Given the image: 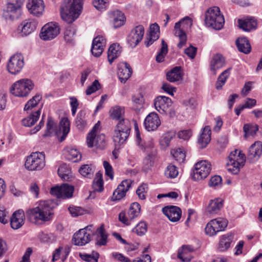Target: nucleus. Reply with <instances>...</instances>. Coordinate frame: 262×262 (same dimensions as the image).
Returning a JSON list of instances; mask_svg holds the SVG:
<instances>
[{"mask_svg": "<svg viewBox=\"0 0 262 262\" xmlns=\"http://www.w3.org/2000/svg\"><path fill=\"white\" fill-rule=\"evenodd\" d=\"M74 187L67 184H63L60 186H56L51 189L50 193L56 196L55 200H48L40 201L38 205L26 211V216L33 223H37L38 221H48L53 214L52 210L58 205V199H65L73 196Z\"/></svg>", "mask_w": 262, "mask_h": 262, "instance_id": "f257e3e1", "label": "nucleus"}, {"mask_svg": "<svg viewBox=\"0 0 262 262\" xmlns=\"http://www.w3.org/2000/svg\"><path fill=\"white\" fill-rule=\"evenodd\" d=\"M81 10V0H64L60 9L61 18L71 24L79 17Z\"/></svg>", "mask_w": 262, "mask_h": 262, "instance_id": "f03ea898", "label": "nucleus"}, {"mask_svg": "<svg viewBox=\"0 0 262 262\" xmlns=\"http://www.w3.org/2000/svg\"><path fill=\"white\" fill-rule=\"evenodd\" d=\"M131 124L127 119H122L117 124L113 135L115 148H119L127 140L131 129Z\"/></svg>", "mask_w": 262, "mask_h": 262, "instance_id": "7ed1b4c3", "label": "nucleus"}, {"mask_svg": "<svg viewBox=\"0 0 262 262\" xmlns=\"http://www.w3.org/2000/svg\"><path fill=\"white\" fill-rule=\"evenodd\" d=\"M205 23L207 27L215 30H220L223 28L225 23L224 17L221 14L218 7H210L206 11Z\"/></svg>", "mask_w": 262, "mask_h": 262, "instance_id": "20e7f679", "label": "nucleus"}, {"mask_svg": "<svg viewBox=\"0 0 262 262\" xmlns=\"http://www.w3.org/2000/svg\"><path fill=\"white\" fill-rule=\"evenodd\" d=\"M70 121L67 118H63L59 123V130L56 129V124L51 117H48V122L47 124V129L44 136H51L53 134H55L58 136L60 133H62V135L60 138V141H63L68 133H69L70 128Z\"/></svg>", "mask_w": 262, "mask_h": 262, "instance_id": "39448f33", "label": "nucleus"}, {"mask_svg": "<svg viewBox=\"0 0 262 262\" xmlns=\"http://www.w3.org/2000/svg\"><path fill=\"white\" fill-rule=\"evenodd\" d=\"M192 25V20L188 16H186L176 23L174 27V35L179 39V42L177 45L178 48L181 49L185 45L187 41V35L185 31L190 29Z\"/></svg>", "mask_w": 262, "mask_h": 262, "instance_id": "423d86ee", "label": "nucleus"}, {"mask_svg": "<svg viewBox=\"0 0 262 262\" xmlns=\"http://www.w3.org/2000/svg\"><path fill=\"white\" fill-rule=\"evenodd\" d=\"M34 84L30 79L24 78L14 83L10 88L11 93L19 97H27L34 89Z\"/></svg>", "mask_w": 262, "mask_h": 262, "instance_id": "0eeeda50", "label": "nucleus"}, {"mask_svg": "<svg viewBox=\"0 0 262 262\" xmlns=\"http://www.w3.org/2000/svg\"><path fill=\"white\" fill-rule=\"evenodd\" d=\"M246 161V157L241 151L235 149L229 156V160L227 163V169L233 174H237L242 167Z\"/></svg>", "mask_w": 262, "mask_h": 262, "instance_id": "6e6552de", "label": "nucleus"}, {"mask_svg": "<svg viewBox=\"0 0 262 262\" xmlns=\"http://www.w3.org/2000/svg\"><path fill=\"white\" fill-rule=\"evenodd\" d=\"M45 155L42 152H35L28 156L25 166L29 170H39L45 166Z\"/></svg>", "mask_w": 262, "mask_h": 262, "instance_id": "1a4fd4ad", "label": "nucleus"}, {"mask_svg": "<svg viewBox=\"0 0 262 262\" xmlns=\"http://www.w3.org/2000/svg\"><path fill=\"white\" fill-rule=\"evenodd\" d=\"M140 209V205L138 203H132L127 213L124 211L120 213L119 215V221L126 225H130L133 220L139 215Z\"/></svg>", "mask_w": 262, "mask_h": 262, "instance_id": "9d476101", "label": "nucleus"}, {"mask_svg": "<svg viewBox=\"0 0 262 262\" xmlns=\"http://www.w3.org/2000/svg\"><path fill=\"white\" fill-rule=\"evenodd\" d=\"M211 170V165L207 161L198 162L195 165L192 178L195 181L202 180L207 177Z\"/></svg>", "mask_w": 262, "mask_h": 262, "instance_id": "9b49d317", "label": "nucleus"}, {"mask_svg": "<svg viewBox=\"0 0 262 262\" xmlns=\"http://www.w3.org/2000/svg\"><path fill=\"white\" fill-rule=\"evenodd\" d=\"M60 28L58 23L50 22L45 25L40 32V37L43 40L55 38L60 33Z\"/></svg>", "mask_w": 262, "mask_h": 262, "instance_id": "f8f14e48", "label": "nucleus"}, {"mask_svg": "<svg viewBox=\"0 0 262 262\" xmlns=\"http://www.w3.org/2000/svg\"><path fill=\"white\" fill-rule=\"evenodd\" d=\"M25 64L24 57L21 54L17 53L12 55L8 60L7 68L8 72L13 75L19 73Z\"/></svg>", "mask_w": 262, "mask_h": 262, "instance_id": "ddd939ff", "label": "nucleus"}, {"mask_svg": "<svg viewBox=\"0 0 262 262\" xmlns=\"http://www.w3.org/2000/svg\"><path fill=\"white\" fill-rule=\"evenodd\" d=\"M92 227V226H87L74 233L72 238L74 244L81 246L89 243L91 239V234L93 233L91 229Z\"/></svg>", "mask_w": 262, "mask_h": 262, "instance_id": "4468645a", "label": "nucleus"}, {"mask_svg": "<svg viewBox=\"0 0 262 262\" xmlns=\"http://www.w3.org/2000/svg\"><path fill=\"white\" fill-rule=\"evenodd\" d=\"M144 28L142 25L136 26L131 30L127 38L128 43L132 48L136 47L143 39Z\"/></svg>", "mask_w": 262, "mask_h": 262, "instance_id": "2eb2a0df", "label": "nucleus"}, {"mask_svg": "<svg viewBox=\"0 0 262 262\" xmlns=\"http://www.w3.org/2000/svg\"><path fill=\"white\" fill-rule=\"evenodd\" d=\"M133 181L130 179L124 180L118 185L114 191L112 200L119 201L125 196L126 192L131 187Z\"/></svg>", "mask_w": 262, "mask_h": 262, "instance_id": "dca6fc26", "label": "nucleus"}, {"mask_svg": "<svg viewBox=\"0 0 262 262\" xmlns=\"http://www.w3.org/2000/svg\"><path fill=\"white\" fill-rule=\"evenodd\" d=\"M87 144L89 147L95 146L97 148L103 149L105 146V135L89 134L87 136Z\"/></svg>", "mask_w": 262, "mask_h": 262, "instance_id": "f3484780", "label": "nucleus"}, {"mask_svg": "<svg viewBox=\"0 0 262 262\" xmlns=\"http://www.w3.org/2000/svg\"><path fill=\"white\" fill-rule=\"evenodd\" d=\"M171 104L170 98L163 96H158L155 99L154 102L155 108L161 114L167 113Z\"/></svg>", "mask_w": 262, "mask_h": 262, "instance_id": "a211bd4d", "label": "nucleus"}, {"mask_svg": "<svg viewBox=\"0 0 262 262\" xmlns=\"http://www.w3.org/2000/svg\"><path fill=\"white\" fill-rule=\"evenodd\" d=\"M144 124L148 131H154L160 125L161 121L157 113L151 112L145 118Z\"/></svg>", "mask_w": 262, "mask_h": 262, "instance_id": "6ab92c4d", "label": "nucleus"}, {"mask_svg": "<svg viewBox=\"0 0 262 262\" xmlns=\"http://www.w3.org/2000/svg\"><path fill=\"white\" fill-rule=\"evenodd\" d=\"M27 7L30 13L39 16L42 14L45 5L42 0H28Z\"/></svg>", "mask_w": 262, "mask_h": 262, "instance_id": "aec40b11", "label": "nucleus"}, {"mask_svg": "<svg viewBox=\"0 0 262 262\" xmlns=\"http://www.w3.org/2000/svg\"><path fill=\"white\" fill-rule=\"evenodd\" d=\"M106 40L102 36H98L94 38L91 52L95 57L100 56L103 51V48L105 46Z\"/></svg>", "mask_w": 262, "mask_h": 262, "instance_id": "412c9836", "label": "nucleus"}, {"mask_svg": "<svg viewBox=\"0 0 262 262\" xmlns=\"http://www.w3.org/2000/svg\"><path fill=\"white\" fill-rule=\"evenodd\" d=\"M162 211L171 222H177L181 217V210L178 207L174 206H166L163 208Z\"/></svg>", "mask_w": 262, "mask_h": 262, "instance_id": "4be33fe9", "label": "nucleus"}, {"mask_svg": "<svg viewBox=\"0 0 262 262\" xmlns=\"http://www.w3.org/2000/svg\"><path fill=\"white\" fill-rule=\"evenodd\" d=\"M20 8L21 6L8 2L4 15L6 19H17L21 14Z\"/></svg>", "mask_w": 262, "mask_h": 262, "instance_id": "5701e85b", "label": "nucleus"}, {"mask_svg": "<svg viewBox=\"0 0 262 262\" xmlns=\"http://www.w3.org/2000/svg\"><path fill=\"white\" fill-rule=\"evenodd\" d=\"M262 152V143L260 141L255 142L250 147L247 155L248 159L251 162L257 160Z\"/></svg>", "mask_w": 262, "mask_h": 262, "instance_id": "b1692460", "label": "nucleus"}, {"mask_svg": "<svg viewBox=\"0 0 262 262\" xmlns=\"http://www.w3.org/2000/svg\"><path fill=\"white\" fill-rule=\"evenodd\" d=\"M132 70L130 65L126 62L120 64L118 68V75L121 82L125 83L130 77Z\"/></svg>", "mask_w": 262, "mask_h": 262, "instance_id": "393cba45", "label": "nucleus"}, {"mask_svg": "<svg viewBox=\"0 0 262 262\" xmlns=\"http://www.w3.org/2000/svg\"><path fill=\"white\" fill-rule=\"evenodd\" d=\"M37 21L34 19H28L23 21L19 28H21V32L23 35L27 36L35 31L37 27Z\"/></svg>", "mask_w": 262, "mask_h": 262, "instance_id": "a878e982", "label": "nucleus"}, {"mask_svg": "<svg viewBox=\"0 0 262 262\" xmlns=\"http://www.w3.org/2000/svg\"><path fill=\"white\" fill-rule=\"evenodd\" d=\"M24 222L25 215L24 211L18 210L14 212L11 217V226L14 229H18L24 225Z\"/></svg>", "mask_w": 262, "mask_h": 262, "instance_id": "bb28decb", "label": "nucleus"}, {"mask_svg": "<svg viewBox=\"0 0 262 262\" xmlns=\"http://www.w3.org/2000/svg\"><path fill=\"white\" fill-rule=\"evenodd\" d=\"M149 35L145 41L147 47L152 45L153 42L159 38L160 27L156 23L151 24L150 26Z\"/></svg>", "mask_w": 262, "mask_h": 262, "instance_id": "cd10ccee", "label": "nucleus"}, {"mask_svg": "<svg viewBox=\"0 0 262 262\" xmlns=\"http://www.w3.org/2000/svg\"><path fill=\"white\" fill-rule=\"evenodd\" d=\"M234 237L232 233H228L221 236L218 249L221 252L227 251L230 247Z\"/></svg>", "mask_w": 262, "mask_h": 262, "instance_id": "c85d7f7f", "label": "nucleus"}, {"mask_svg": "<svg viewBox=\"0 0 262 262\" xmlns=\"http://www.w3.org/2000/svg\"><path fill=\"white\" fill-rule=\"evenodd\" d=\"M238 22L239 27L245 31L249 32L255 29L257 26L256 20L252 17H247L244 19H239Z\"/></svg>", "mask_w": 262, "mask_h": 262, "instance_id": "c756f323", "label": "nucleus"}, {"mask_svg": "<svg viewBox=\"0 0 262 262\" xmlns=\"http://www.w3.org/2000/svg\"><path fill=\"white\" fill-rule=\"evenodd\" d=\"M225 63L224 57L221 54L214 55L210 62V70L214 75H216V71L222 68Z\"/></svg>", "mask_w": 262, "mask_h": 262, "instance_id": "7c9ffc66", "label": "nucleus"}, {"mask_svg": "<svg viewBox=\"0 0 262 262\" xmlns=\"http://www.w3.org/2000/svg\"><path fill=\"white\" fill-rule=\"evenodd\" d=\"M194 251L193 248L190 245H183L179 250L178 257L184 262H189L192 257L188 254Z\"/></svg>", "mask_w": 262, "mask_h": 262, "instance_id": "2f4dec72", "label": "nucleus"}, {"mask_svg": "<svg viewBox=\"0 0 262 262\" xmlns=\"http://www.w3.org/2000/svg\"><path fill=\"white\" fill-rule=\"evenodd\" d=\"M211 129L209 126H206L198 139V143L201 148L205 147L211 140Z\"/></svg>", "mask_w": 262, "mask_h": 262, "instance_id": "473e14b6", "label": "nucleus"}, {"mask_svg": "<svg viewBox=\"0 0 262 262\" xmlns=\"http://www.w3.org/2000/svg\"><path fill=\"white\" fill-rule=\"evenodd\" d=\"M223 200L221 198H216L210 201L207 207V212L209 214H216L223 207Z\"/></svg>", "mask_w": 262, "mask_h": 262, "instance_id": "72a5a7b5", "label": "nucleus"}, {"mask_svg": "<svg viewBox=\"0 0 262 262\" xmlns=\"http://www.w3.org/2000/svg\"><path fill=\"white\" fill-rule=\"evenodd\" d=\"M95 234L96 235V245L99 246L106 245L107 242V234L104 230L103 225H102L97 229Z\"/></svg>", "mask_w": 262, "mask_h": 262, "instance_id": "f704fd0d", "label": "nucleus"}, {"mask_svg": "<svg viewBox=\"0 0 262 262\" xmlns=\"http://www.w3.org/2000/svg\"><path fill=\"white\" fill-rule=\"evenodd\" d=\"M111 17L113 19L115 28H119L123 25L125 20L124 14L119 10H115L111 13Z\"/></svg>", "mask_w": 262, "mask_h": 262, "instance_id": "c9c22d12", "label": "nucleus"}, {"mask_svg": "<svg viewBox=\"0 0 262 262\" xmlns=\"http://www.w3.org/2000/svg\"><path fill=\"white\" fill-rule=\"evenodd\" d=\"M155 152L151 151L146 156L143 161L142 170L145 172H148L151 170L155 163Z\"/></svg>", "mask_w": 262, "mask_h": 262, "instance_id": "e433bc0d", "label": "nucleus"}, {"mask_svg": "<svg viewBox=\"0 0 262 262\" xmlns=\"http://www.w3.org/2000/svg\"><path fill=\"white\" fill-rule=\"evenodd\" d=\"M121 52V47L119 44L113 43L110 47L107 52V58L110 64L120 55Z\"/></svg>", "mask_w": 262, "mask_h": 262, "instance_id": "4c0bfd02", "label": "nucleus"}, {"mask_svg": "<svg viewBox=\"0 0 262 262\" xmlns=\"http://www.w3.org/2000/svg\"><path fill=\"white\" fill-rule=\"evenodd\" d=\"M236 45L241 52L248 54L251 51V46L246 37L238 38L236 41Z\"/></svg>", "mask_w": 262, "mask_h": 262, "instance_id": "58836bf2", "label": "nucleus"}, {"mask_svg": "<svg viewBox=\"0 0 262 262\" xmlns=\"http://www.w3.org/2000/svg\"><path fill=\"white\" fill-rule=\"evenodd\" d=\"M181 70V68L180 67L173 68L167 73V79L171 82H174L182 79V75Z\"/></svg>", "mask_w": 262, "mask_h": 262, "instance_id": "ea45409f", "label": "nucleus"}, {"mask_svg": "<svg viewBox=\"0 0 262 262\" xmlns=\"http://www.w3.org/2000/svg\"><path fill=\"white\" fill-rule=\"evenodd\" d=\"M136 130V141L138 145L143 150H147L151 149L154 147V143L151 140H147L146 141H142L139 132L137 128Z\"/></svg>", "mask_w": 262, "mask_h": 262, "instance_id": "a19ab883", "label": "nucleus"}, {"mask_svg": "<svg viewBox=\"0 0 262 262\" xmlns=\"http://www.w3.org/2000/svg\"><path fill=\"white\" fill-rule=\"evenodd\" d=\"M40 115V109L33 113L28 117L23 119L21 121L22 124L26 127H30L33 125L38 120Z\"/></svg>", "mask_w": 262, "mask_h": 262, "instance_id": "79ce46f5", "label": "nucleus"}, {"mask_svg": "<svg viewBox=\"0 0 262 262\" xmlns=\"http://www.w3.org/2000/svg\"><path fill=\"white\" fill-rule=\"evenodd\" d=\"M75 124L79 130H82L86 126L87 121L85 111H81L78 113L75 120Z\"/></svg>", "mask_w": 262, "mask_h": 262, "instance_id": "37998d69", "label": "nucleus"}, {"mask_svg": "<svg viewBox=\"0 0 262 262\" xmlns=\"http://www.w3.org/2000/svg\"><path fill=\"white\" fill-rule=\"evenodd\" d=\"M211 224L216 230L217 233L219 231L224 230L228 225V221L227 220L223 218H217L212 220L211 221Z\"/></svg>", "mask_w": 262, "mask_h": 262, "instance_id": "c03bdc74", "label": "nucleus"}, {"mask_svg": "<svg viewBox=\"0 0 262 262\" xmlns=\"http://www.w3.org/2000/svg\"><path fill=\"white\" fill-rule=\"evenodd\" d=\"M76 31L75 27L73 25H69L66 27L64 33V38L67 42L71 43L73 41Z\"/></svg>", "mask_w": 262, "mask_h": 262, "instance_id": "a18cd8bd", "label": "nucleus"}, {"mask_svg": "<svg viewBox=\"0 0 262 262\" xmlns=\"http://www.w3.org/2000/svg\"><path fill=\"white\" fill-rule=\"evenodd\" d=\"M41 99L42 96L41 95L38 94H36L27 102L24 107V110L26 111L31 110L38 104Z\"/></svg>", "mask_w": 262, "mask_h": 262, "instance_id": "49530a36", "label": "nucleus"}, {"mask_svg": "<svg viewBox=\"0 0 262 262\" xmlns=\"http://www.w3.org/2000/svg\"><path fill=\"white\" fill-rule=\"evenodd\" d=\"M96 176V177L93 181V188L95 191L101 192L103 190V181L102 174L98 172Z\"/></svg>", "mask_w": 262, "mask_h": 262, "instance_id": "de8ad7c7", "label": "nucleus"}, {"mask_svg": "<svg viewBox=\"0 0 262 262\" xmlns=\"http://www.w3.org/2000/svg\"><path fill=\"white\" fill-rule=\"evenodd\" d=\"M231 68H228V69L223 71L221 74L219 76L217 81L216 83V88L217 90H220L222 88V86L225 83L227 79L229 76L230 75V71L231 70Z\"/></svg>", "mask_w": 262, "mask_h": 262, "instance_id": "09e8293b", "label": "nucleus"}, {"mask_svg": "<svg viewBox=\"0 0 262 262\" xmlns=\"http://www.w3.org/2000/svg\"><path fill=\"white\" fill-rule=\"evenodd\" d=\"M111 116L114 119L118 120L119 121L122 119H125L123 117L124 113V109L119 106H116L110 110Z\"/></svg>", "mask_w": 262, "mask_h": 262, "instance_id": "8fccbe9b", "label": "nucleus"}, {"mask_svg": "<svg viewBox=\"0 0 262 262\" xmlns=\"http://www.w3.org/2000/svg\"><path fill=\"white\" fill-rule=\"evenodd\" d=\"M171 154L178 162L182 163L184 161L186 155L183 148H179L173 149L171 151Z\"/></svg>", "mask_w": 262, "mask_h": 262, "instance_id": "3c124183", "label": "nucleus"}, {"mask_svg": "<svg viewBox=\"0 0 262 262\" xmlns=\"http://www.w3.org/2000/svg\"><path fill=\"white\" fill-rule=\"evenodd\" d=\"M168 52V46L166 42L162 40V47L159 52L156 56V61L158 62H161L164 61V57Z\"/></svg>", "mask_w": 262, "mask_h": 262, "instance_id": "603ef678", "label": "nucleus"}, {"mask_svg": "<svg viewBox=\"0 0 262 262\" xmlns=\"http://www.w3.org/2000/svg\"><path fill=\"white\" fill-rule=\"evenodd\" d=\"M133 108L137 112L139 111L143 107L144 103L143 96L140 95L134 96L133 97Z\"/></svg>", "mask_w": 262, "mask_h": 262, "instance_id": "864d4df0", "label": "nucleus"}, {"mask_svg": "<svg viewBox=\"0 0 262 262\" xmlns=\"http://www.w3.org/2000/svg\"><path fill=\"white\" fill-rule=\"evenodd\" d=\"M79 173L84 177L91 178L93 177L94 170L91 165H83L79 169Z\"/></svg>", "mask_w": 262, "mask_h": 262, "instance_id": "5fc2aeb1", "label": "nucleus"}, {"mask_svg": "<svg viewBox=\"0 0 262 262\" xmlns=\"http://www.w3.org/2000/svg\"><path fill=\"white\" fill-rule=\"evenodd\" d=\"M58 174L63 180L68 181L70 178V170L66 164H63L58 168Z\"/></svg>", "mask_w": 262, "mask_h": 262, "instance_id": "6e6d98bb", "label": "nucleus"}, {"mask_svg": "<svg viewBox=\"0 0 262 262\" xmlns=\"http://www.w3.org/2000/svg\"><path fill=\"white\" fill-rule=\"evenodd\" d=\"M147 226L145 222H140L133 229V232L136 233L139 236L143 235L147 232Z\"/></svg>", "mask_w": 262, "mask_h": 262, "instance_id": "4d7b16f0", "label": "nucleus"}, {"mask_svg": "<svg viewBox=\"0 0 262 262\" xmlns=\"http://www.w3.org/2000/svg\"><path fill=\"white\" fill-rule=\"evenodd\" d=\"M179 172L177 167L172 164L167 166L165 171V174L167 178L171 179L175 178L178 175Z\"/></svg>", "mask_w": 262, "mask_h": 262, "instance_id": "13d9d810", "label": "nucleus"}, {"mask_svg": "<svg viewBox=\"0 0 262 262\" xmlns=\"http://www.w3.org/2000/svg\"><path fill=\"white\" fill-rule=\"evenodd\" d=\"M244 132L245 133V137L254 136L258 130L257 126H252L249 124H245L243 127Z\"/></svg>", "mask_w": 262, "mask_h": 262, "instance_id": "bf43d9fd", "label": "nucleus"}, {"mask_svg": "<svg viewBox=\"0 0 262 262\" xmlns=\"http://www.w3.org/2000/svg\"><path fill=\"white\" fill-rule=\"evenodd\" d=\"M174 134L171 133H167L164 134L160 140L161 145L165 147L168 146Z\"/></svg>", "mask_w": 262, "mask_h": 262, "instance_id": "052dcab7", "label": "nucleus"}, {"mask_svg": "<svg viewBox=\"0 0 262 262\" xmlns=\"http://www.w3.org/2000/svg\"><path fill=\"white\" fill-rule=\"evenodd\" d=\"M38 238L39 240L42 243L52 242L55 240V237L53 234L51 233H45L43 232H40L39 233Z\"/></svg>", "mask_w": 262, "mask_h": 262, "instance_id": "680f3d73", "label": "nucleus"}, {"mask_svg": "<svg viewBox=\"0 0 262 262\" xmlns=\"http://www.w3.org/2000/svg\"><path fill=\"white\" fill-rule=\"evenodd\" d=\"M80 257L86 262H98L99 255L96 253V256L88 254H79Z\"/></svg>", "mask_w": 262, "mask_h": 262, "instance_id": "e2e57ef3", "label": "nucleus"}, {"mask_svg": "<svg viewBox=\"0 0 262 262\" xmlns=\"http://www.w3.org/2000/svg\"><path fill=\"white\" fill-rule=\"evenodd\" d=\"M148 186L146 184L141 185L136 190V193L141 200L145 199V194L147 191Z\"/></svg>", "mask_w": 262, "mask_h": 262, "instance_id": "0e129e2a", "label": "nucleus"}, {"mask_svg": "<svg viewBox=\"0 0 262 262\" xmlns=\"http://www.w3.org/2000/svg\"><path fill=\"white\" fill-rule=\"evenodd\" d=\"M222 179L219 176H214L211 178L209 182V186L211 187H216L222 185Z\"/></svg>", "mask_w": 262, "mask_h": 262, "instance_id": "69168bd1", "label": "nucleus"}, {"mask_svg": "<svg viewBox=\"0 0 262 262\" xmlns=\"http://www.w3.org/2000/svg\"><path fill=\"white\" fill-rule=\"evenodd\" d=\"M93 3L94 6L99 10L105 9L108 5L106 0H94Z\"/></svg>", "mask_w": 262, "mask_h": 262, "instance_id": "338daca9", "label": "nucleus"}, {"mask_svg": "<svg viewBox=\"0 0 262 262\" xmlns=\"http://www.w3.org/2000/svg\"><path fill=\"white\" fill-rule=\"evenodd\" d=\"M68 209L71 214L73 217H76L83 214V210L79 207L70 206L69 207Z\"/></svg>", "mask_w": 262, "mask_h": 262, "instance_id": "774afa93", "label": "nucleus"}]
</instances>
